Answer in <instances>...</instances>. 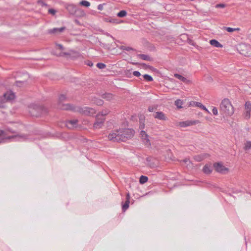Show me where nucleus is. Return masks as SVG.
Returning a JSON list of instances; mask_svg holds the SVG:
<instances>
[{
	"label": "nucleus",
	"instance_id": "obj_1",
	"mask_svg": "<svg viewBox=\"0 0 251 251\" xmlns=\"http://www.w3.org/2000/svg\"><path fill=\"white\" fill-rule=\"evenodd\" d=\"M134 133V130L130 128L120 129L110 132L108 138L113 142H125L132 138Z\"/></svg>",
	"mask_w": 251,
	"mask_h": 251
},
{
	"label": "nucleus",
	"instance_id": "obj_2",
	"mask_svg": "<svg viewBox=\"0 0 251 251\" xmlns=\"http://www.w3.org/2000/svg\"><path fill=\"white\" fill-rule=\"evenodd\" d=\"M220 112L226 116H231L234 113V108L227 99H224L220 104Z\"/></svg>",
	"mask_w": 251,
	"mask_h": 251
},
{
	"label": "nucleus",
	"instance_id": "obj_3",
	"mask_svg": "<svg viewBox=\"0 0 251 251\" xmlns=\"http://www.w3.org/2000/svg\"><path fill=\"white\" fill-rule=\"evenodd\" d=\"M29 112L31 116L39 117L47 113V110L41 105H32L29 107Z\"/></svg>",
	"mask_w": 251,
	"mask_h": 251
},
{
	"label": "nucleus",
	"instance_id": "obj_4",
	"mask_svg": "<svg viewBox=\"0 0 251 251\" xmlns=\"http://www.w3.org/2000/svg\"><path fill=\"white\" fill-rule=\"evenodd\" d=\"M73 111L78 112L83 115H86V116H92L94 114L96 113V110L95 109L88 107H74L73 109Z\"/></svg>",
	"mask_w": 251,
	"mask_h": 251
},
{
	"label": "nucleus",
	"instance_id": "obj_5",
	"mask_svg": "<svg viewBox=\"0 0 251 251\" xmlns=\"http://www.w3.org/2000/svg\"><path fill=\"white\" fill-rule=\"evenodd\" d=\"M67 98L65 95L61 94L59 96L58 102V108L65 110H72L74 106L70 104H64L63 102L66 100Z\"/></svg>",
	"mask_w": 251,
	"mask_h": 251
},
{
	"label": "nucleus",
	"instance_id": "obj_6",
	"mask_svg": "<svg viewBox=\"0 0 251 251\" xmlns=\"http://www.w3.org/2000/svg\"><path fill=\"white\" fill-rule=\"evenodd\" d=\"M238 50L240 54L245 56H249L251 54V47L250 45L245 44H240Z\"/></svg>",
	"mask_w": 251,
	"mask_h": 251
},
{
	"label": "nucleus",
	"instance_id": "obj_7",
	"mask_svg": "<svg viewBox=\"0 0 251 251\" xmlns=\"http://www.w3.org/2000/svg\"><path fill=\"white\" fill-rule=\"evenodd\" d=\"M105 119L104 117L101 116L100 115H97L96 116V121L93 124V128L94 129H99L103 126Z\"/></svg>",
	"mask_w": 251,
	"mask_h": 251
},
{
	"label": "nucleus",
	"instance_id": "obj_8",
	"mask_svg": "<svg viewBox=\"0 0 251 251\" xmlns=\"http://www.w3.org/2000/svg\"><path fill=\"white\" fill-rule=\"evenodd\" d=\"M213 167L216 172L223 174H226L228 172V169L225 167L221 163H215L213 164Z\"/></svg>",
	"mask_w": 251,
	"mask_h": 251
},
{
	"label": "nucleus",
	"instance_id": "obj_9",
	"mask_svg": "<svg viewBox=\"0 0 251 251\" xmlns=\"http://www.w3.org/2000/svg\"><path fill=\"white\" fill-rule=\"evenodd\" d=\"M57 56L61 57L67 56L69 58L76 57L79 56V53L77 52L71 50L69 52H61L58 54H55Z\"/></svg>",
	"mask_w": 251,
	"mask_h": 251
},
{
	"label": "nucleus",
	"instance_id": "obj_10",
	"mask_svg": "<svg viewBox=\"0 0 251 251\" xmlns=\"http://www.w3.org/2000/svg\"><path fill=\"white\" fill-rule=\"evenodd\" d=\"M147 165L151 168H154L158 166V161L154 158L148 157L146 158Z\"/></svg>",
	"mask_w": 251,
	"mask_h": 251
},
{
	"label": "nucleus",
	"instance_id": "obj_11",
	"mask_svg": "<svg viewBox=\"0 0 251 251\" xmlns=\"http://www.w3.org/2000/svg\"><path fill=\"white\" fill-rule=\"evenodd\" d=\"M3 99L5 100V102L10 101L14 99L15 94L12 91H7L3 94Z\"/></svg>",
	"mask_w": 251,
	"mask_h": 251
},
{
	"label": "nucleus",
	"instance_id": "obj_12",
	"mask_svg": "<svg viewBox=\"0 0 251 251\" xmlns=\"http://www.w3.org/2000/svg\"><path fill=\"white\" fill-rule=\"evenodd\" d=\"M140 135L145 144L150 146L151 144L150 143L149 136L146 132L144 130H142L140 132Z\"/></svg>",
	"mask_w": 251,
	"mask_h": 251
},
{
	"label": "nucleus",
	"instance_id": "obj_13",
	"mask_svg": "<svg viewBox=\"0 0 251 251\" xmlns=\"http://www.w3.org/2000/svg\"><path fill=\"white\" fill-rule=\"evenodd\" d=\"M208 156H209V154L204 153L195 155L194 156L193 158L196 161L201 162L206 158Z\"/></svg>",
	"mask_w": 251,
	"mask_h": 251
},
{
	"label": "nucleus",
	"instance_id": "obj_14",
	"mask_svg": "<svg viewBox=\"0 0 251 251\" xmlns=\"http://www.w3.org/2000/svg\"><path fill=\"white\" fill-rule=\"evenodd\" d=\"M153 116L154 118L160 120L166 121L167 120V118L166 117L165 115L161 111L156 112Z\"/></svg>",
	"mask_w": 251,
	"mask_h": 251
},
{
	"label": "nucleus",
	"instance_id": "obj_15",
	"mask_svg": "<svg viewBox=\"0 0 251 251\" xmlns=\"http://www.w3.org/2000/svg\"><path fill=\"white\" fill-rule=\"evenodd\" d=\"M85 15H86V13H85V11L83 10H82V9L79 8L77 7V8L75 11V14L74 16H75V17H77V18H81V17H83L85 16Z\"/></svg>",
	"mask_w": 251,
	"mask_h": 251
},
{
	"label": "nucleus",
	"instance_id": "obj_16",
	"mask_svg": "<svg viewBox=\"0 0 251 251\" xmlns=\"http://www.w3.org/2000/svg\"><path fill=\"white\" fill-rule=\"evenodd\" d=\"M66 29L65 27H61L60 28H54L49 30L48 32L50 34H56L58 33H61L64 31Z\"/></svg>",
	"mask_w": 251,
	"mask_h": 251
},
{
	"label": "nucleus",
	"instance_id": "obj_17",
	"mask_svg": "<svg viewBox=\"0 0 251 251\" xmlns=\"http://www.w3.org/2000/svg\"><path fill=\"white\" fill-rule=\"evenodd\" d=\"M78 122V120L76 119L69 120L67 122L66 126L69 128H72L76 127Z\"/></svg>",
	"mask_w": 251,
	"mask_h": 251
},
{
	"label": "nucleus",
	"instance_id": "obj_18",
	"mask_svg": "<svg viewBox=\"0 0 251 251\" xmlns=\"http://www.w3.org/2000/svg\"><path fill=\"white\" fill-rule=\"evenodd\" d=\"M66 8L70 14L74 15L77 6L74 4H69L66 7Z\"/></svg>",
	"mask_w": 251,
	"mask_h": 251
},
{
	"label": "nucleus",
	"instance_id": "obj_19",
	"mask_svg": "<svg viewBox=\"0 0 251 251\" xmlns=\"http://www.w3.org/2000/svg\"><path fill=\"white\" fill-rule=\"evenodd\" d=\"M16 137H18L19 138L23 139L24 140H25V139H26V135H19V134H16V135H12V136H9L6 137H3V138H5V140H7V139H8V140L11 139L15 138H16Z\"/></svg>",
	"mask_w": 251,
	"mask_h": 251
},
{
	"label": "nucleus",
	"instance_id": "obj_20",
	"mask_svg": "<svg viewBox=\"0 0 251 251\" xmlns=\"http://www.w3.org/2000/svg\"><path fill=\"white\" fill-rule=\"evenodd\" d=\"M196 123L195 122H192V121H184V122H180L179 123V125L181 126V127H186V126H191V125H193L194 124H195Z\"/></svg>",
	"mask_w": 251,
	"mask_h": 251
},
{
	"label": "nucleus",
	"instance_id": "obj_21",
	"mask_svg": "<svg viewBox=\"0 0 251 251\" xmlns=\"http://www.w3.org/2000/svg\"><path fill=\"white\" fill-rule=\"evenodd\" d=\"M210 44L215 47L217 48H222L223 45L220 44L218 41L215 39H212L210 40Z\"/></svg>",
	"mask_w": 251,
	"mask_h": 251
},
{
	"label": "nucleus",
	"instance_id": "obj_22",
	"mask_svg": "<svg viewBox=\"0 0 251 251\" xmlns=\"http://www.w3.org/2000/svg\"><path fill=\"white\" fill-rule=\"evenodd\" d=\"M174 76L176 78H177V79L180 80L181 81H182V82H183L185 83H188L189 82V80H187L186 78L183 77V76H182L181 75H180L179 74H175Z\"/></svg>",
	"mask_w": 251,
	"mask_h": 251
},
{
	"label": "nucleus",
	"instance_id": "obj_23",
	"mask_svg": "<svg viewBox=\"0 0 251 251\" xmlns=\"http://www.w3.org/2000/svg\"><path fill=\"white\" fill-rule=\"evenodd\" d=\"M137 56L140 59H142L144 60H148V61L152 60L151 58L148 55H147V54H138L137 55Z\"/></svg>",
	"mask_w": 251,
	"mask_h": 251
},
{
	"label": "nucleus",
	"instance_id": "obj_24",
	"mask_svg": "<svg viewBox=\"0 0 251 251\" xmlns=\"http://www.w3.org/2000/svg\"><path fill=\"white\" fill-rule=\"evenodd\" d=\"M203 172L205 174H210L212 172V169L210 166L205 165L203 168Z\"/></svg>",
	"mask_w": 251,
	"mask_h": 251
},
{
	"label": "nucleus",
	"instance_id": "obj_25",
	"mask_svg": "<svg viewBox=\"0 0 251 251\" xmlns=\"http://www.w3.org/2000/svg\"><path fill=\"white\" fill-rule=\"evenodd\" d=\"M130 201H126L122 205V210L123 212L126 211L129 207Z\"/></svg>",
	"mask_w": 251,
	"mask_h": 251
},
{
	"label": "nucleus",
	"instance_id": "obj_26",
	"mask_svg": "<svg viewBox=\"0 0 251 251\" xmlns=\"http://www.w3.org/2000/svg\"><path fill=\"white\" fill-rule=\"evenodd\" d=\"M224 29H226L227 31L229 32H232L235 31H238L240 30L239 28H232L229 27H226L224 26Z\"/></svg>",
	"mask_w": 251,
	"mask_h": 251
},
{
	"label": "nucleus",
	"instance_id": "obj_27",
	"mask_svg": "<svg viewBox=\"0 0 251 251\" xmlns=\"http://www.w3.org/2000/svg\"><path fill=\"white\" fill-rule=\"evenodd\" d=\"M105 21H106L107 22L111 23L116 24H117L119 23L118 22L117 19H113V18H105Z\"/></svg>",
	"mask_w": 251,
	"mask_h": 251
},
{
	"label": "nucleus",
	"instance_id": "obj_28",
	"mask_svg": "<svg viewBox=\"0 0 251 251\" xmlns=\"http://www.w3.org/2000/svg\"><path fill=\"white\" fill-rule=\"evenodd\" d=\"M148 178L147 176H142L140 177L139 182L141 184H144L147 182Z\"/></svg>",
	"mask_w": 251,
	"mask_h": 251
},
{
	"label": "nucleus",
	"instance_id": "obj_29",
	"mask_svg": "<svg viewBox=\"0 0 251 251\" xmlns=\"http://www.w3.org/2000/svg\"><path fill=\"white\" fill-rule=\"evenodd\" d=\"M127 15V12L126 10H121L117 13V16L120 18L124 17Z\"/></svg>",
	"mask_w": 251,
	"mask_h": 251
},
{
	"label": "nucleus",
	"instance_id": "obj_30",
	"mask_svg": "<svg viewBox=\"0 0 251 251\" xmlns=\"http://www.w3.org/2000/svg\"><path fill=\"white\" fill-rule=\"evenodd\" d=\"M110 112V110L108 109H104L102 110L100 112L98 113L97 115H100L101 116L104 117V116L107 115Z\"/></svg>",
	"mask_w": 251,
	"mask_h": 251
},
{
	"label": "nucleus",
	"instance_id": "obj_31",
	"mask_svg": "<svg viewBox=\"0 0 251 251\" xmlns=\"http://www.w3.org/2000/svg\"><path fill=\"white\" fill-rule=\"evenodd\" d=\"M196 105L198 107H200L202 109H203L204 110L206 111L207 113H209V111L206 108V107L205 106L203 105L201 103L199 102H196Z\"/></svg>",
	"mask_w": 251,
	"mask_h": 251
},
{
	"label": "nucleus",
	"instance_id": "obj_32",
	"mask_svg": "<svg viewBox=\"0 0 251 251\" xmlns=\"http://www.w3.org/2000/svg\"><path fill=\"white\" fill-rule=\"evenodd\" d=\"M245 150L247 151L251 149V141H247L245 143L244 147Z\"/></svg>",
	"mask_w": 251,
	"mask_h": 251
},
{
	"label": "nucleus",
	"instance_id": "obj_33",
	"mask_svg": "<svg viewBox=\"0 0 251 251\" xmlns=\"http://www.w3.org/2000/svg\"><path fill=\"white\" fill-rule=\"evenodd\" d=\"M175 105L179 108L182 107L183 102L180 100H176L175 102Z\"/></svg>",
	"mask_w": 251,
	"mask_h": 251
},
{
	"label": "nucleus",
	"instance_id": "obj_34",
	"mask_svg": "<svg viewBox=\"0 0 251 251\" xmlns=\"http://www.w3.org/2000/svg\"><path fill=\"white\" fill-rule=\"evenodd\" d=\"M102 98L109 100L112 99V95L110 93H105L102 95Z\"/></svg>",
	"mask_w": 251,
	"mask_h": 251
},
{
	"label": "nucleus",
	"instance_id": "obj_35",
	"mask_svg": "<svg viewBox=\"0 0 251 251\" xmlns=\"http://www.w3.org/2000/svg\"><path fill=\"white\" fill-rule=\"evenodd\" d=\"M79 4L81 5L85 6V7H89L90 5V3L86 0H82L80 2Z\"/></svg>",
	"mask_w": 251,
	"mask_h": 251
},
{
	"label": "nucleus",
	"instance_id": "obj_36",
	"mask_svg": "<svg viewBox=\"0 0 251 251\" xmlns=\"http://www.w3.org/2000/svg\"><path fill=\"white\" fill-rule=\"evenodd\" d=\"M143 77L146 80L148 81H152L153 80L152 77L151 75L147 74L143 75Z\"/></svg>",
	"mask_w": 251,
	"mask_h": 251
},
{
	"label": "nucleus",
	"instance_id": "obj_37",
	"mask_svg": "<svg viewBox=\"0 0 251 251\" xmlns=\"http://www.w3.org/2000/svg\"><path fill=\"white\" fill-rule=\"evenodd\" d=\"M245 106L246 111H251V103L250 101H247Z\"/></svg>",
	"mask_w": 251,
	"mask_h": 251
},
{
	"label": "nucleus",
	"instance_id": "obj_38",
	"mask_svg": "<svg viewBox=\"0 0 251 251\" xmlns=\"http://www.w3.org/2000/svg\"><path fill=\"white\" fill-rule=\"evenodd\" d=\"M5 103V100L2 97H0V108H4Z\"/></svg>",
	"mask_w": 251,
	"mask_h": 251
},
{
	"label": "nucleus",
	"instance_id": "obj_39",
	"mask_svg": "<svg viewBox=\"0 0 251 251\" xmlns=\"http://www.w3.org/2000/svg\"><path fill=\"white\" fill-rule=\"evenodd\" d=\"M94 102L98 105H102L103 103V100L99 99H96Z\"/></svg>",
	"mask_w": 251,
	"mask_h": 251
},
{
	"label": "nucleus",
	"instance_id": "obj_40",
	"mask_svg": "<svg viewBox=\"0 0 251 251\" xmlns=\"http://www.w3.org/2000/svg\"><path fill=\"white\" fill-rule=\"evenodd\" d=\"M97 67L100 69H102L106 67V65L102 63H98L97 64Z\"/></svg>",
	"mask_w": 251,
	"mask_h": 251
},
{
	"label": "nucleus",
	"instance_id": "obj_41",
	"mask_svg": "<svg viewBox=\"0 0 251 251\" xmlns=\"http://www.w3.org/2000/svg\"><path fill=\"white\" fill-rule=\"evenodd\" d=\"M37 3L42 7H48L49 6L46 3L44 2L42 0H39Z\"/></svg>",
	"mask_w": 251,
	"mask_h": 251
},
{
	"label": "nucleus",
	"instance_id": "obj_42",
	"mask_svg": "<svg viewBox=\"0 0 251 251\" xmlns=\"http://www.w3.org/2000/svg\"><path fill=\"white\" fill-rule=\"evenodd\" d=\"M251 111H246L245 113V117L246 119H249L250 117L251 116Z\"/></svg>",
	"mask_w": 251,
	"mask_h": 251
},
{
	"label": "nucleus",
	"instance_id": "obj_43",
	"mask_svg": "<svg viewBox=\"0 0 251 251\" xmlns=\"http://www.w3.org/2000/svg\"><path fill=\"white\" fill-rule=\"evenodd\" d=\"M48 12L50 14L54 15L55 14L56 11L53 9H49Z\"/></svg>",
	"mask_w": 251,
	"mask_h": 251
},
{
	"label": "nucleus",
	"instance_id": "obj_44",
	"mask_svg": "<svg viewBox=\"0 0 251 251\" xmlns=\"http://www.w3.org/2000/svg\"><path fill=\"white\" fill-rule=\"evenodd\" d=\"M212 113L214 115H217L218 114V109L216 107H213L212 109Z\"/></svg>",
	"mask_w": 251,
	"mask_h": 251
},
{
	"label": "nucleus",
	"instance_id": "obj_45",
	"mask_svg": "<svg viewBox=\"0 0 251 251\" xmlns=\"http://www.w3.org/2000/svg\"><path fill=\"white\" fill-rule=\"evenodd\" d=\"M4 131H5V132L6 131H9V132H11L12 133H16V132L14 130H12V129H11L9 127L6 128V129H5V130Z\"/></svg>",
	"mask_w": 251,
	"mask_h": 251
},
{
	"label": "nucleus",
	"instance_id": "obj_46",
	"mask_svg": "<svg viewBox=\"0 0 251 251\" xmlns=\"http://www.w3.org/2000/svg\"><path fill=\"white\" fill-rule=\"evenodd\" d=\"M225 7V4H224L223 3L217 4L216 5V8H224Z\"/></svg>",
	"mask_w": 251,
	"mask_h": 251
},
{
	"label": "nucleus",
	"instance_id": "obj_47",
	"mask_svg": "<svg viewBox=\"0 0 251 251\" xmlns=\"http://www.w3.org/2000/svg\"><path fill=\"white\" fill-rule=\"evenodd\" d=\"M133 75L135 76H139L141 75V74L138 71H134L133 73Z\"/></svg>",
	"mask_w": 251,
	"mask_h": 251
},
{
	"label": "nucleus",
	"instance_id": "obj_48",
	"mask_svg": "<svg viewBox=\"0 0 251 251\" xmlns=\"http://www.w3.org/2000/svg\"><path fill=\"white\" fill-rule=\"evenodd\" d=\"M56 46L60 50H63L64 49V48L63 47V46L61 45V44H57L56 45Z\"/></svg>",
	"mask_w": 251,
	"mask_h": 251
},
{
	"label": "nucleus",
	"instance_id": "obj_49",
	"mask_svg": "<svg viewBox=\"0 0 251 251\" xmlns=\"http://www.w3.org/2000/svg\"><path fill=\"white\" fill-rule=\"evenodd\" d=\"M104 4H100L98 6V9L100 10H102L103 9Z\"/></svg>",
	"mask_w": 251,
	"mask_h": 251
},
{
	"label": "nucleus",
	"instance_id": "obj_50",
	"mask_svg": "<svg viewBox=\"0 0 251 251\" xmlns=\"http://www.w3.org/2000/svg\"><path fill=\"white\" fill-rule=\"evenodd\" d=\"M134 49L131 47H126V50L130 51V50H134Z\"/></svg>",
	"mask_w": 251,
	"mask_h": 251
},
{
	"label": "nucleus",
	"instance_id": "obj_51",
	"mask_svg": "<svg viewBox=\"0 0 251 251\" xmlns=\"http://www.w3.org/2000/svg\"><path fill=\"white\" fill-rule=\"evenodd\" d=\"M130 194L129 193H127L126 195V201H130Z\"/></svg>",
	"mask_w": 251,
	"mask_h": 251
},
{
	"label": "nucleus",
	"instance_id": "obj_52",
	"mask_svg": "<svg viewBox=\"0 0 251 251\" xmlns=\"http://www.w3.org/2000/svg\"><path fill=\"white\" fill-rule=\"evenodd\" d=\"M154 109V108L152 106H149L148 108V110L150 112H153Z\"/></svg>",
	"mask_w": 251,
	"mask_h": 251
},
{
	"label": "nucleus",
	"instance_id": "obj_53",
	"mask_svg": "<svg viewBox=\"0 0 251 251\" xmlns=\"http://www.w3.org/2000/svg\"><path fill=\"white\" fill-rule=\"evenodd\" d=\"M183 162L185 163H187V162H191L189 158H185V159L183 160Z\"/></svg>",
	"mask_w": 251,
	"mask_h": 251
},
{
	"label": "nucleus",
	"instance_id": "obj_54",
	"mask_svg": "<svg viewBox=\"0 0 251 251\" xmlns=\"http://www.w3.org/2000/svg\"><path fill=\"white\" fill-rule=\"evenodd\" d=\"M87 65L91 67L93 65V63L91 61H88V63L87 64Z\"/></svg>",
	"mask_w": 251,
	"mask_h": 251
},
{
	"label": "nucleus",
	"instance_id": "obj_55",
	"mask_svg": "<svg viewBox=\"0 0 251 251\" xmlns=\"http://www.w3.org/2000/svg\"><path fill=\"white\" fill-rule=\"evenodd\" d=\"M120 49H121V50H126V47L124 46H121L120 47Z\"/></svg>",
	"mask_w": 251,
	"mask_h": 251
},
{
	"label": "nucleus",
	"instance_id": "obj_56",
	"mask_svg": "<svg viewBox=\"0 0 251 251\" xmlns=\"http://www.w3.org/2000/svg\"><path fill=\"white\" fill-rule=\"evenodd\" d=\"M142 65L143 66H146V67H149V66L147 65H146V64H145V63H143V64H142Z\"/></svg>",
	"mask_w": 251,
	"mask_h": 251
},
{
	"label": "nucleus",
	"instance_id": "obj_57",
	"mask_svg": "<svg viewBox=\"0 0 251 251\" xmlns=\"http://www.w3.org/2000/svg\"><path fill=\"white\" fill-rule=\"evenodd\" d=\"M144 125H141L140 126V128L141 129L144 128Z\"/></svg>",
	"mask_w": 251,
	"mask_h": 251
},
{
	"label": "nucleus",
	"instance_id": "obj_58",
	"mask_svg": "<svg viewBox=\"0 0 251 251\" xmlns=\"http://www.w3.org/2000/svg\"><path fill=\"white\" fill-rule=\"evenodd\" d=\"M75 22L76 23H77V24H79V21H78V20H75Z\"/></svg>",
	"mask_w": 251,
	"mask_h": 251
}]
</instances>
